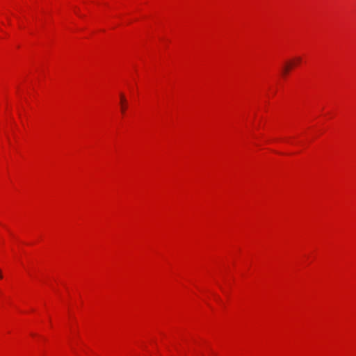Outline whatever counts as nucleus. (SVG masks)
<instances>
[{"label":"nucleus","mask_w":356,"mask_h":356,"mask_svg":"<svg viewBox=\"0 0 356 356\" xmlns=\"http://www.w3.org/2000/svg\"><path fill=\"white\" fill-rule=\"evenodd\" d=\"M2 277H3V276H2V274H1V270H0V280H1Z\"/></svg>","instance_id":"nucleus-4"},{"label":"nucleus","mask_w":356,"mask_h":356,"mask_svg":"<svg viewBox=\"0 0 356 356\" xmlns=\"http://www.w3.org/2000/svg\"><path fill=\"white\" fill-rule=\"evenodd\" d=\"M121 104H122V112L123 113L125 109L124 104L126 103V99L123 94L120 95Z\"/></svg>","instance_id":"nucleus-2"},{"label":"nucleus","mask_w":356,"mask_h":356,"mask_svg":"<svg viewBox=\"0 0 356 356\" xmlns=\"http://www.w3.org/2000/svg\"><path fill=\"white\" fill-rule=\"evenodd\" d=\"M295 64H296V63L293 60L287 61L283 67V70H282L283 74H288L289 72V71L291 70V68L294 66Z\"/></svg>","instance_id":"nucleus-1"},{"label":"nucleus","mask_w":356,"mask_h":356,"mask_svg":"<svg viewBox=\"0 0 356 356\" xmlns=\"http://www.w3.org/2000/svg\"><path fill=\"white\" fill-rule=\"evenodd\" d=\"M294 61H295V63H298L301 61V58L298 57L296 58V60H294Z\"/></svg>","instance_id":"nucleus-3"}]
</instances>
